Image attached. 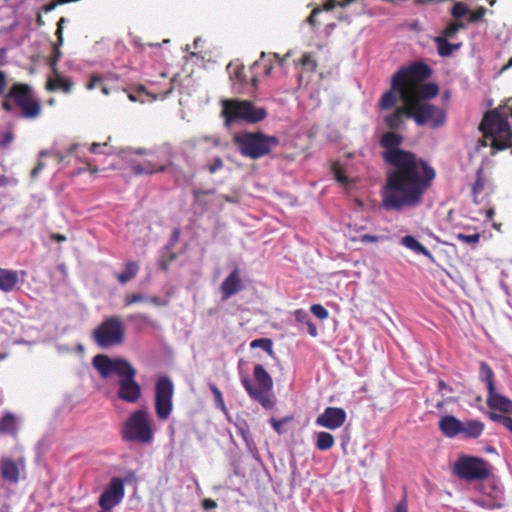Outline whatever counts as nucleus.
Segmentation results:
<instances>
[{"mask_svg": "<svg viewBox=\"0 0 512 512\" xmlns=\"http://www.w3.org/2000/svg\"><path fill=\"white\" fill-rule=\"evenodd\" d=\"M403 136L385 132L380 138L382 158L389 166L382 187V207L401 212L414 209L423 202L425 192L436 176L435 170L414 153L401 149Z\"/></svg>", "mask_w": 512, "mask_h": 512, "instance_id": "1", "label": "nucleus"}, {"mask_svg": "<svg viewBox=\"0 0 512 512\" xmlns=\"http://www.w3.org/2000/svg\"><path fill=\"white\" fill-rule=\"evenodd\" d=\"M221 106V116L224 118V125L227 128L236 122L256 124L267 117L266 109L256 106L250 100L239 98L224 99L221 101Z\"/></svg>", "mask_w": 512, "mask_h": 512, "instance_id": "2", "label": "nucleus"}, {"mask_svg": "<svg viewBox=\"0 0 512 512\" xmlns=\"http://www.w3.org/2000/svg\"><path fill=\"white\" fill-rule=\"evenodd\" d=\"M233 142L239 152L252 160L267 156L280 144L278 137L261 131H240L233 136Z\"/></svg>", "mask_w": 512, "mask_h": 512, "instance_id": "3", "label": "nucleus"}, {"mask_svg": "<svg viewBox=\"0 0 512 512\" xmlns=\"http://www.w3.org/2000/svg\"><path fill=\"white\" fill-rule=\"evenodd\" d=\"M16 107L21 110L24 118L33 119L40 114V105L34 98L31 88L26 84L15 83L5 94L2 108L13 113Z\"/></svg>", "mask_w": 512, "mask_h": 512, "instance_id": "4", "label": "nucleus"}, {"mask_svg": "<svg viewBox=\"0 0 512 512\" xmlns=\"http://www.w3.org/2000/svg\"><path fill=\"white\" fill-rule=\"evenodd\" d=\"M122 437L126 441L149 443L153 439L151 421L145 409L134 411L122 426Z\"/></svg>", "mask_w": 512, "mask_h": 512, "instance_id": "5", "label": "nucleus"}, {"mask_svg": "<svg viewBox=\"0 0 512 512\" xmlns=\"http://www.w3.org/2000/svg\"><path fill=\"white\" fill-rule=\"evenodd\" d=\"M253 374L258 386L254 385L252 380L245 376L241 379L243 387L253 400L258 401L266 409L271 408L273 406L270 394L273 387V380L271 376L260 364H256L254 366Z\"/></svg>", "mask_w": 512, "mask_h": 512, "instance_id": "6", "label": "nucleus"}, {"mask_svg": "<svg viewBox=\"0 0 512 512\" xmlns=\"http://www.w3.org/2000/svg\"><path fill=\"white\" fill-rule=\"evenodd\" d=\"M93 340L102 349L122 344L125 337V327L119 316H110L94 329Z\"/></svg>", "mask_w": 512, "mask_h": 512, "instance_id": "7", "label": "nucleus"}, {"mask_svg": "<svg viewBox=\"0 0 512 512\" xmlns=\"http://www.w3.org/2000/svg\"><path fill=\"white\" fill-rule=\"evenodd\" d=\"M408 118H412L418 126L429 125L436 129L444 125L446 113L440 107L427 102L410 101V111Z\"/></svg>", "mask_w": 512, "mask_h": 512, "instance_id": "8", "label": "nucleus"}, {"mask_svg": "<svg viewBox=\"0 0 512 512\" xmlns=\"http://www.w3.org/2000/svg\"><path fill=\"white\" fill-rule=\"evenodd\" d=\"M174 386L167 376L158 378L155 385V411L160 420H167L172 412Z\"/></svg>", "mask_w": 512, "mask_h": 512, "instance_id": "9", "label": "nucleus"}, {"mask_svg": "<svg viewBox=\"0 0 512 512\" xmlns=\"http://www.w3.org/2000/svg\"><path fill=\"white\" fill-rule=\"evenodd\" d=\"M454 473L467 481L482 480L489 475L484 461L472 456L460 457L454 464Z\"/></svg>", "mask_w": 512, "mask_h": 512, "instance_id": "10", "label": "nucleus"}, {"mask_svg": "<svg viewBox=\"0 0 512 512\" xmlns=\"http://www.w3.org/2000/svg\"><path fill=\"white\" fill-rule=\"evenodd\" d=\"M136 374V369L130 365L119 376L117 396L120 400L134 404L140 399L142 389L135 380Z\"/></svg>", "mask_w": 512, "mask_h": 512, "instance_id": "11", "label": "nucleus"}, {"mask_svg": "<svg viewBox=\"0 0 512 512\" xmlns=\"http://www.w3.org/2000/svg\"><path fill=\"white\" fill-rule=\"evenodd\" d=\"M431 68L423 62H414L408 66L400 68L393 75V88L400 87V82L405 85L407 82L424 81L430 77Z\"/></svg>", "mask_w": 512, "mask_h": 512, "instance_id": "12", "label": "nucleus"}, {"mask_svg": "<svg viewBox=\"0 0 512 512\" xmlns=\"http://www.w3.org/2000/svg\"><path fill=\"white\" fill-rule=\"evenodd\" d=\"M92 364L102 378H108L111 374L122 375L125 369L131 364L122 358L111 359L104 354L93 357Z\"/></svg>", "mask_w": 512, "mask_h": 512, "instance_id": "13", "label": "nucleus"}, {"mask_svg": "<svg viewBox=\"0 0 512 512\" xmlns=\"http://www.w3.org/2000/svg\"><path fill=\"white\" fill-rule=\"evenodd\" d=\"M125 495L124 481L119 477H113L100 495L98 504L101 509L112 510L117 506Z\"/></svg>", "mask_w": 512, "mask_h": 512, "instance_id": "14", "label": "nucleus"}, {"mask_svg": "<svg viewBox=\"0 0 512 512\" xmlns=\"http://www.w3.org/2000/svg\"><path fill=\"white\" fill-rule=\"evenodd\" d=\"M345 420L346 412L344 409L338 407H327L323 413L317 417L316 424L318 426L334 430L341 427Z\"/></svg>", "mask_w": 512, "mask_h": 512, "instance_id": "15", "label": "nucleus"}, {"mask_svg": "<svg viewBox=\"0 0 512 512\" xmlns=\"http://www.w3.org/2000/svg\"><path fill=\"white\" fill-rule=\"evenodd\" d=\"M245 288L242 273L239 268H235L221 283L220 293L223 301L238 294Z\"/></svg>", "mask_w": 512, "mask_h": 512, "instance_id": "16", "label": "nucleus"}, {"mask_svg": "<svg viewBox=\"0 0 512 512\" xmlns=\"http://www.w3.org/2000/svg\"><path fill=\"white\" fill-rule=\"evenodd\" d=\"M25 275L26 272L22 270L18 271L0 267V291L11 293L20 289Z\"/></svg>", "mask_w": 512, "mask_h": 512, "instance_id": "17", "label": "nucleus"}, {"mask_svg": "<svg viewBox=\"0 0 512 512\" xmlns=\"http://www.w3.org/2000/svg\"><path fill=\"white\" fill-rule=\"evenodd\" d=\"M398 99H400L403 102V105H409L411 101V97L408 93L406 86L400 82V87L393 88L392 78L390 90L385 92L380 99L381 109L388 110L392 108L396 104Z\"/></svg>", "mask_w": 512, "mask_h": 512, "instance_id": "18", "label": "nucleus"}, {"mask_svg": "<svg viewBox=\"0 0 512 512\" xmlns=\"http://www.w3.org/2000/svg\"><path fill=\"white\" fill-rule=\"evenodd\" d=\"M487 405L493 410H499L502 413L512 414V401L506 396L498 393L496 388L488 391Z\"/></svg>", "mask_w": 512, "mask_h": 512, "instance_id": "19", "label": "nucleus"}, {"mask_svg": "<svg viewBox=\"0 0 512 512\" xmlns=\"http://www.w3.org/2000/svg\"><path fill=\"white\" fill-rule=\"evenodd\" d=\"M461 421L453 415H445L439 421V430L447 438H455L461 434Z\"/></svg>", "mask_w": 512, "mask_h": 512, "instance_id": "20", "label": "nucleus"}, {"mask_svg": "<svg viewBox=\"0 0 512 512\" xmlns=\"http://www.w3.org/2000/svg\"><path fill=\"white\" fill-rule=\"evenodd\" d=\"M1 477L10 483H17L19 480V468L14 460L3 457L0 461Z\"/></svg>", "mask_w": 512, "mask_h": 512, "instance_id": "21", "label": "nucleus"}, {"mask_svg": "<svg viewBox=\"0 0 512 512\" xmlns=\"http://www.w3.org/2000/svg\"><path fill=\"white\" fill-rule=\"evenodd\" d=\"M484 423L480 420L469 419L461 421V434L465 439H476L484 431Z\"/></svg>", "mask_w": 512, "mask_h": 512, "instance_id": "22", "label": "nucleus"}, {"mask_svg": "<svg viewBox=\"0 0 512 512\" xmlns=\"http://www.w3.org/2000/svg\"><path fill=\"white\" fill-rule=\"evenodd\" d=\"M54 76L50 77L47 81V89L50 91H62L65 94L71 92L73 82L62 76L57 70L53 71Z\"/></svg>", "mask_w": 512, "mask_h": 512, "instance_id": "23", "label": "nucleus"}, {"mask_svg": "<svg viewBox=\"0 0 512 512\" xmlns=\"http://www.w3.org/2000/svg\"><path fill=\"white\" fill-rule=\"evenodd\" d=\"M400 244L417 254L423 255L431 262H434V257L432 253L426 247H424L415 237L411 235L404 236L401 238Z\"/></svg>", "mask_w": 512, "mask_h": 512, "instance_id": "24", "label": "nucleus"}, {"mask_svg": "<svg viewBox=\"0 0 512 512\" xmlns=\"http://www.w3.org/2000/svg\"><path fill=\"white\" fill-rule=\"evenodd\" d=\"M410 111V104L398 107L393 113L387 115L384 119L386 125L390 129H398L403 124L404 117L408 118V112Z\"/></svg>", "mask_w": 512, "mask_h": 512, "instance_id": "25", "label": "nucleus"}, {"mask_svg": "<svg viewBox=\"0 0 512 512\" xmlns=\"http://www.w3.org/2000/svg\"><path fill=\"white\" fill-rule=\"evenodd\" d=\"M139 271V265L135 261H127L125 263V269L121 273L115 274L117 280L121 284H125L128 281L132 280L136 277L137 273Z\"/></svg>", "mask_w": 512, "mask_h": 512, "instance_id": "26", "label": "nucleus"}, {"mask_svg": "<svg viewBox=\"0 0 512 512\" xmlns=\"http://www.w3.org/2000/svg\"><path fill=\"white\" fill-rule=\"evenodd\" d=\"M165 170L164 165H156L150 161H145L142 164H133L132 171L135 175H143V174H153L156 172H161Z\"/></svg>", "mask_w": 512, "mask_h": 512, "instance_id": "27", "label": "nucleus"}, {"mask_svg": "<svg viewBox=\"0 0 512 512\" xmlns=\"http://www.w3.org/2000/svg\"><path fill=\"white\" fill-rule=\"evenodd\" d=\"M315 446L320 451H327L331 449L335 443L334 437L332 434L324 431L316 432L315 433Z\"/></svg>", "mask_w": 512, "mask_h": 512, "instance_id": "28", "label": "nucleus"}, {"mask_svg": "<svg viewBox=\"0 0 512 512\" xmlns=\"http://www.w3.org/2000/svg\"><path fill=\"white\" fill-rule=\"evenodd\" d=\"M479 379L486 383L488 391H493V389H495L494 372L484 361L480 362Z\"/></svg>", "mask_w": 512, "mask_h": 512, "instance_id": "29", "label": "nucleus"}, {"mask_svg": "<svg viewBox=\"0 0 512 512\" xmlns=\"http://www.w3.org/2000/svg\"><path fill=\"white\" fill-rule=\"evenodd\" d=\"M474 503L487 510L499 509L502 504L499 500L493 499L487 495H482L473 499Z\"/></svg>", "mask_w": 512, "mask_h": 512, "instance_id": "30", "label": "nucleus"}, {"mask_svg": "<svg viewBox=\"0 0 512 512\" xmlns=\"http://www.w3.org/2000/svg\"><path fill=\"white\" fill-rule=\"evenodd\" d=\"M16 431L15 417L12 413H6L0 420V433L12 434Z\"/></svg>", "mask_w": 512, "mask_h": 512, "instance_id": "31", "label": "nucleus"}, {"mask_svg": "<svg viewBox=\"0 0 512 512\" xmlns=\"http://www.w3.org/2000/svg\"><path fill=\"white\" fill-rule=\"evenodd\" d=\"M434 42L439 56L449 57L452 55V44L445 37L437 36L434 38Z\"/></svg>", "mask_w": 512, "mask_h": 512, "instance_id": "32", "label": "nucleus"}, {"mask_svg": "<svg viewBox=\"0 0 512 512\" xmlns=\"http://www.w3.org/2000/svg\"><path fill=\"white\" fill-rule=\"evenodd\" d=\"M439 88L435 83H426L420 89V96L423 99L429 100L438 95Z\"/></svg>", "mask_w": 512, "mask_h": 512, "instance_id": "33", "label": "nucleus"}, {"mask_svg": "<svg viewBox=\"0 0 512 512\" xmlns=\"http://www.w3.org/2000/svg\"><path fill=\"white\" fill-rule=\"evenodd\" d=\"M465 28V24L462 22L457 23H450L442 32V35L440 37H445L448 39H454L457 35V33Z\"/></svg>", "mask_w": 512, "mask_h": 512, "instance_id": "34", "label": "nucleus"}, {"mask_svg": "<svg viewBox=\"0 0 512 512\" xmlns=\"http://www.w3.org/2000/svg\"><path fill=\"white\" fill-rule=\"evenodd\" d=\"M251 348H261L266 351L269 355H273V343L269 338L255 339L250 343Z\"/></svg>", "mask_w": 512, "mask_h": 512, "instance_id": "35", "label": "nucleus"}, {"mask_svg": "<svg viewBox=\"0 0 512 512\" xmlns=\"http://www.w3.org/2000/svg\"><path fill=\"white\" fill-rule=\"evenodd\" d=\"M209 388L214 396L216 407L222 410L223 412H226V405L220 389L214 383H209Z\"/></svg>", "mask_w": 512, "mask_h": 512, "instance_id": "36", "label": "nucleus"}, {"mask_svg": "<svg viewBox=\"0 0 512 512\" xmlns=\"http://www.w3.org/2000/svg\"><path fill=\"white\" fill-rule=\"evenodd\" d=\"M489 418L496 423L502 424L505 428H507L512 433V418L506 415L498 414L495 412H491L489 414Z\"/></svg>", "mask_w": 512, "mask_h": 512, "instance_id": "37", "label": "nucleus"}, {"mask_svg": "<svg viewBox=\"0 0 512 512\" xmlns=\"http://www.w3.org/2000/svg\"><path fill=\"white\" fill-rule=\"evenodd\" d=\"M455 238L462 243H465V244H468L471 246H475L476 244L479 243L481 235L479 233H474V234H469V235L464 234V233H457V234H455Z\"/></svg>", "mask_w": 512, "mask_h": 512, "instance_id": "38", "label": "nucleus"}, {"mask_svg": "<svg viewBox=\"0 0 512 512\" xmlns=\"http://www.w3.org/2000/svg\"><path fill=\"white\" fill-rule=\"evenodd\" d=\"M128 98L132 102H141V103H145L146 98H150V101L155 99L154 97H151L150 94L148 92H146L143 87H140L136 91V93H129Z\"/></svg>", "mask_w": 512, "mask_h": 512, "instance_id": "39", "label": "nucleus"}, {"mask_svg": "<svg viewBox=\"0 0 512 512\" xmlns=\"http://www.w3.org/2000/svg\"><path fill=\"white\" fill-rule=\"evenodd\" d=\"M128 319L137 323L139 326H153V322L150 317L143 313L131 314Z\"/></svg>", "mask_w": 512, "mask_h": 512, "instance_id": "40", "label": "nucleus"}, {"mask_svg": "<svg viewBox=\"0 0 512 512\" xmlns=\"http://www.w3.org/2000/svg\"><path fill=\"white\" fill-rule=\"evenodd\" d=\"M147 301V297L143 293H132L127 294L124 297V305L130 306L135 303L145 302Z\"/></svg>", "mask_w": 512, "mask_h": 512, "instance_id": "41", "label": "nucleus"}, {"mask_svg": "<svg viewBox=\"0 0 512 512\" xmlns=\"http://www.w3.org/2000/svg\"><path fill=\"white\" fill-rule=\"evenodd\" d=\"M310 310L312 314L320 320L327 319L329 316L328 310L321 304H313Z\"/></svg>", "mask_w": 512, "mask_h": 512, "instance_id": "42", "label": "nucleus"}, {"mask_svg": "<svg viewBox=\"0 0 512 512\" xmlns=\"http://www.w3.org/2000/svg\"><path fill=\"white\" fill-rule=\"evenodd\" d=\"M227 70H228L229 74H231V75L233 74L236 79H238L240 81L244 80L242 65L229 63L227 66Z\"/></svg>", "mask_w": 512, "mask_h": 512, "instance_id": "43", "label": "nucleus"}, {"mask_svg": "<svg viewBox=\"0 0 512 512\" xmlns=\"http://www.w3.org/2000/svg\"><path fill=\"white\" fill-rule=\"evenodd\" d=\"M469 9L463 2L456 3L452 8V15L455 18H461L468 13Z\"/></svg>", "mask_w": 512, "mask_h": 512, "instance_id": "44", "label": "nucleus"}, {"mask_svg": "<svg viewBox=\"0 0 512 512\" xmlns=\"http://www.w3.org/2000/svg\"><path fill=\"white\" fill-rule=\"evenodd\" d=\"M237 433L242 437V439H246L250 437L249 427L245 421H239L235 424Z\"/></svg>", "mask_w": 512, "mask_h": 512, "instance_id": "45", "label": "nucleus"}, {"mask_svg": "<svg viewBox=\"0 0 512 512\" xmlns=\"http://www.w3.org/2000/svg\"><path fill=\"white\" fill-rule=\"evenodd\" d=\"M14 139V135L11 131H6L0 134V148H4L9 145Z\"/></svg>", "mask_w": 512, "mask_h": 512, "instance_id": "46", "label": "nucleus"}, {"mask_svg": "<svg viewBox=\"0 0 512 512\" xmlns=\"http://www.w3.org/2000/svg\"><path fill=\"white\" fill-rule=\"evenodd\" d=\"M102 82H103V78H102L101 76H99V75H95V74H94V75H92V76L90 77V80H89V82H88V83H87V85H86V88H87L88 90H93V89H95L97 86L101 85V84H102Z\"/></svg>", "mask_w": 512, "mask_h": 512, "instance_id": "47", "label": "nucleus"}, {"mask_svg": "<svg viewBox=\"0 0 512 512\" xmlns=\"http://www.w3.org/2000/svg\"><path fill=\"white\" fill-rule=\"evenodd\" d=\"M294 315H295V319L298 321V322H301V323H306L308 321H310V318H309V314L307 311L303 310V309H298L294 312Z\"/></svg>", "mask_w": 512, "mask_h": 512, "instance_id": "48", "label": "nucleus"}, {"mask_svg": "<svg viewBox=\"0 0 512 512\" xmlns=\"http://www.w3.org/2000/svg\"><path fill=\"white\" fill-rule=\"evenodd\" d=\"M60 57H61V51L58 46H55L54 51H53V57L50 60V66L53 71L57 70L56 65H57V62L59 61Z\"/></svg>", "mask_w": 512, "mask_h": 512, "instance_id": "49", "label": "nucleus"}, {"mask_svg": "<svg viewBox=\"0 0 512 512\" xmlns=\"http://www.w3.org/2000/svg\"><path fill=\"white\" fill-rule=\"evenodd\" d=\"M382 239V237L380 236H376V235H370V234H364V235H361L359 237V240L362 242V243H377L379 242L380 240Z\"/></svg>", "mask_w": 512, "mask_h": 512, "instance_id": "50", "label": "nucleus"}, {"mask_svg": "<svg viewBox=\"0 0 512 512\" xmlns=\"http://www.w3.org/2000/svg\"><path fill=\"white\" fill-rule=\"evenodd\" d=\"M222 167H223L222 159L220 157H215L213 159V162L209 166V171H210V173H215L216 171H218Z\"/></svg>", "mask_w": 512, "mask_h": 512, "instance_id": "51", "label": "nucleus"}, {"mask_svg": "<svg viewBox=\"0 0 512 512\" xmlns=\"http://www.w3.org/2000/svg\"><path fill=\"white\" fill-rule=\"evenodd\" d=\"M486 13V9L484 7L479 8L476 12L472 13L469 17L470 22H477L483 18Z\"/></svg>", "mask_w": 512, "mask_h": 512, "instance_id": "52", "label": "nucleus"}, {"mask_svg": "<svg viewBox=\"0 0 512 512\" xmlns=\"http://www.w3.org/2000/svg\"><path fill=\"white\" fill-rule=\"evenodd\" d=\"M270 422H271V425H272L273 429L278 434H282L283 433V424H284L285 420H276L275 418H271Z\"/></svg>", "mask_w": 512, "mask_h": 512, "instance_id": "53", "label": "nucleus"}, {"mask_svg": "<svg viewBox=\"0 0 512 512\" xmlns=\"http://www.w3.org/2000/svg\"><path fill=\"white\" fill-rule=\"evenodd\" d=\"M245 442V445L247 447V450L252 454L255 455L257 453V447L253 439L250 437L243 440Z\"/></svg>", "mask_w": 512, "mask_h": 512, "instance_id": "54", "label": "nucleus"}, {"mask_svg": "<svg viewBox=\"0 0 512 512\" xmlns=\"http://www.w3.org/2000/svg\"><path fill=\"white\" fill-rule=\"evenodd\" d=\"M7 87V76L3 71H0V95L5 96Z\"/></svg>", "mask_w": 512, "mask_h": 512, "instance_id": "55", "label": "nucleus"}, {"mask_svg": "<svg viewBox=\"0 0 512 512\" xmlns=\"http://www.w3.org/2000/svg\"><path fill=\"white\" fill-rule=\"evenodd\" d=\"M438 390L441 392L442 396H444L446 393H451L453 390L452 388L447 385L443 380L438 381Z\"/></svg>", "mask_w": 512, "mask_h": 512, "instance_id": "56", "label": "nucleus"}, {"mask_svg": "<svg viewBox=\"0 0 512 512\" xmlns=\"http://www.w3.org/2000/svg\"><path fill=\"white\" fill-rule=\"evenodd\" d=\"M394 512H408L407 502L405 499L397 503Z\"/></svg>", "mask_w": 512, "mask_h": 512, "instance_id": "57", "label": "nucleus"}, {"mask_svg": "<svg viewBox=\"0 0 512 512\" xmlns=\"http://www.w3.org/2000/svg\"><path fill=\"white\" fill-rule=\"evenodd\" d=\"M334 174H335V178L336 180L341 183V184H346L348 182V179L347 177L342 174L338 169H334Z\"/></svg>", "mask_w": 512, "mask_h": 512, "instance_id": "58", "label": "nucleus"}, {"mask_svg": "<svg viewBox=\"0 0 512 512\" xmlns=\"http://www.w3.org/2000/svg\"><path fill=\"white\" fill-rule=\"evenodd\" d=\"M216 507H217V504H216V502H215L214 500H212V499H205V500L203 501V508H204V510H207V511H208V510H212V509H214V508H216Z\"/></svg>", "mask_w": 512, "mask_h": 512, "instance_id": "59", "label": "nucleus"}, {"mask_svg": "<svg viewBox=\"0 0 512 512\" xmlns=\"http://www.w3.org/2000/svg\"><path fill=\"white\" fill-rule=\"evenodd\" d=\"M147 301H149L150 303H152V304H154L156 306H165L167 304L166 301H164L161 298L156 297V296L147 298Z\"/></svg>", "mask_w": 512, "mask_h": 512, "instance_id": "60", "label": "nucleus"}, {"mask_svg": "<svg viewBox=\"0 0 512 512\" xmlns=\"http://www.w3.org/2000/svg\"><path fill=\"white\" fill-rule=\"evenodd\" d=\"M106 146H107V144H106V143H104V144H100V143H96V142H95V143H93V144L90 146L89 150H90V152H91V153L99 154V153H101L100 148H101V147H106Z\"/></svg>", "mask_w": 512, "mask_h": 512, "instance_id": "61", "label": "nucleus"}, {"mask_svg": "<svg viewBox=\"0 0 512 512\" xmlns=\"http://www.w3.org/2000/svg\"><path fill=\"white\" fill-rule=\"evenodd\" d=\"M66 20L65 18H61L58 22V28H57V31H56V34L58 36V41H59V44H62V41H63V37H62V23H64Z\"/></svg>", "mask_w": 512, "mask_h": 512, "instance_id": "62", "label": "nucleus"}, {"mask_svg": "<svg viewBox=\"0 0 512 512\" xmlns=\"http://www.w3.org/2000/svg\"><path fill=\"white\" fill-rule=\"evenodd\" d=\"M122 480L124 481V483H132L136 480V475L133 471H129L126 474L125 478Z\"/></svg>", "mask_w": 512, "mask_h": 512, "instance_id": "63", "label": "nucleus"}, {"mask_svg": "<svg viewBox=\"0 0 512 512\" xmlns=\"http://www.w3.org/2000/svg\"><path fill=\"white\" fill-rule=\"evenodd\" d=\"M307 326H308V333L313 337L317 336V328L311 321L307 322Z\"/></svg>", "mask_w": 512, "mask_h": 512, "instance_id": "64", "label": "nucleus"}]
</instances>
